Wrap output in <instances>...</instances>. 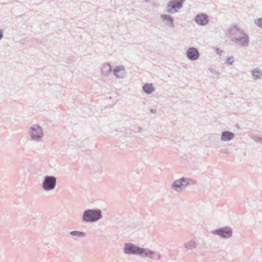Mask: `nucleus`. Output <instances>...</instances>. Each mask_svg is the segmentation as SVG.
Returning <instances> with one entry per match:
<instances>
[{
    "instance_id": "f257e3e1",
    "label": "nucleus",
    "mask_w": 262,
    "mask_h": 262,
    "mask_svg": "<svg viewBox=\"0 0 262 262\" xmlns=\"http://www.w3.org/2000/svg\"><path fill=\"white\" fill-rule=\"evenodd\" d=\"M227 35L234 45L241 47H247L249 44V35L237 25L230 26L227 30Z\"/></svg>"
},
{
    "instance_id": "f03ea898",
    "label": "nucleus",
    "mask_w": 262,
    "mask_h": 262,
    "mask_svg": "<svg viewBox=\"0 0 262 262\" xmlns=\"http://www.w3.org/2000/svg\"><path fill=\"white\" fill-rule=\"evenodd\" d=\"M123 251L126 254L137 255L155 260H159L161 258V255L158 252L148 248L140 247L130 243L125 244Z\"/></svg>"
},
{
    "instance_id": "7ed1b4c3",
    "label": "nucleus",
    "mask_w": 262,
    "mask_h": 262,
    "mask_svg": "<svg viewBox=\"0 0 262 262\" xmlns=\"http://www.w3.org/2000/svg\"><path fill=\"white\" fill-rule=\"evenodd\" d=\"M102 217L101 210L96 209H86L82 215V221L86 223L96 222Z\"/></svg>"
},
{
    "instance_id": "20e7f679",
    "label": "nucleus",
    "mask_w": 262,
    "mask_h": 262,
    "mask_svg": "<svg viewBox=\"0 0 262 262\" xmlns=\"http://www.w3.org/2000/svg\"><path fill=\"white\" fill-rule=\"evenodd\" d=\"M56 185V178L53 176L44 177L41 187L45 191H51L55 189Z\"/></svg>"
},
{
    "instance_id": "39448f33",
    "label": "nucleus",
    "mask_w": 262,
    "mask_h": 262,
    "mask_svg": "<svg viewBox=\"0 0 262 262\" xmlns=\"http://www.w3.org/2000/svg\"><path fill=\"white\" fill-rule=\"evenodd\" d=\"M184 0H171L166 7V10L169 14H173L178 11L183 7Z\"/></svg>"
},
{
    "instance_id": "423d86ee",
    "label": "nucleus",
    "mask_w": 262,
    "mask_h": 262,
    "mask_svg": "<svg viewBox=\"0 0 262 262\" xmlns=\"http://www.w3.org/2000/svg\"><path fill=\"white\" fill-rule=\"evenodd\" d=\"M29 134L32 140L39 142L42 137L43 130L42 128L38 125H34L30 128Z\"/></svg>"
},
{
    "instance_id": "0eeeda50",
    "label": "nucleus",
    "mask_w": 262,
    "mask_h": 262,
    "mask_svg": "<svg viewBox=\"0 0 262 262\" xmlns=\"http://www.w3.org/2000/svg\"><path fill=\"white\" fill-rule=\"evenodd\" d=\"M190 181L191 180L188 178H181L173 183L172 187L175 190L179 191L182 189H184Z\"/></svg>"
},
{
    "instance_id": "6e6552de",
    "label": "nucleus",
    "mask_w": 262,
    "mask_h": 262,
    "mask_svg": "<svg viewBox=\"0 0 262 262\" xmlns=\"http://www.w3.org/2000/svg\"><path fill=\"white\" fill-rule=\"evenodd\" d=\"M212 232L225 238L231 237L232 233V229L229 227L220 228L213 230Z\"/></svg>"
},
{
    "instance_id": "1a4fd4ad",
    "label": "nucleus",
    "mask_w": 262,
    "mask_h": 262,
    "mask_svg": "<svg viewBox=\"0 0 262 262\" xmlns=\"http://www.w3.org/2000/svg\"><path fill=\"white\" fill-rule=\"evenodd\" d=\"M186 57L190 60H195L199 58L200 53L198 50L194 47H191L187 49L186 53Z\"/></svg>"
},
{
    "instance_id": "9d476101",
    "label": "nucleus",
    "mask_w": 262,
    "mask_h": 262,
    "mask_svg": "<svg viewBox=\"0 0 262 262\" xmlns=\"http://www.w3.org/2000/svg\"><path fill=\"white\" fill-rule=\"evenodd\" d=\"M194 21L200 26H205L208 23V16L203 13L197 14L194 18Z\"/></svg>"
},
{
    "instance_id": "9b49d317",
    "label": "nucleus",
    "mask_w": 262,
    "mask_h": 262,
    "mask_svg": "<svg viewBox=\"0 0 262 262\" xmlns=\"http://www.w3.org/2000/svg\"><path fill=\"white\" fill-rule=\"evenodd\" d=\"M160 17L167 27L171 28L174 27V18L172 16L169 14H163L160 15Z\"/></svg>"
},
{
    "instance_id": "f8f14e48",
    "label": "nucleus",
    "mask_w": 262,
    "mask_h": 262,
    "mask_svg": "<svg viewBox=\"0 0 262 262\" xmlns=\"http://www.w3.org/2000/svg\"><path fill=\"white\" fill-rule=\"evenodd\" d=\"M113 74L118 78H122L126 74L124 67L122 66H116L113 70Z\"/></svg>"
},
{
    "instance_id": "ddd939ff",
    "label": "nucleus",
    "mask_w": 262,
    "mask_h": 262,
    "mask_svg": "<svg viewBox=\"0 0 262 262\" xmlns=\"http://www.w3.org/2000/svg\"><path fill=\"white\" fill-rule=\"evenodd\" d=\"M234 134L229 131H224L221 134V140L224 142L229 141L234 138Z\"/></svg>"
},
{
    "instance_id": "4468645a",
    "label": "nucleus",
    "mask_w": 262,
    "mask_h": 262,
    "mask_svg": "<svg viewBox=\"0 0 262 262\" xmlns=\"http://www.w3.org/2000/svg\"><path fill=\"white\" fill-rule=\"evenodd\" d=\"M142 89L144 92L147 94H150L155 91V88L151 83L145 84L142 86Z\"/></svg>"
},
{
    "instance_id": "2eb2a0df",
    "label": "nucleus",
    "mask_w": 262,
    "mask_h": 262,
    "mask_svg": "<svg viewBox=\"0 0 262 262\" xmlns=\"http://www.w3.org/2000/svg\"><path fill=\"white\" fill-rule=\"evenodd\" d=\"M251 75L255 80H257L262 76V72L260 69L256 68L252 71Z\"/></svg>"
},
{
    "instance_id": "dca6fc26",
    "label": "nucleus",
    "mask_w": 262,
    "mask_h": 262,
    "mask_svg": "<svg viewBox=\"0 0 262 262\" xmlns=\"http://www.w3.org/2000/svg\"><path fill=\"white\" fill-rule=\"evenodd\" d=\"M112 71V67L110 64H106L103 66V67L102 70V73L105 75L107 76L108 74H110Z\"/></svg>"
},
{
    "instance_id": "f3484780",
    "label": "nucleus",
    "mask_w": 262,
    "mask_h": 262,
    "mask_svg": "<svg viewBox=\"0 0 262 262\" xmlns=\"http://www.w3.org/2000/svg\"><path fill=\"white\" fill-rule=\"evenodd\" d=\"M70 234L72 236H77L80 237H85V233L79 231H73L70 232Z\"/></svg>"
},
{
    "instance_id": "a211bd4d",
    "label": "nucleus",
    "mask_w": 262,
    "mask_h": 262,
    "mask_svg": "<svg viewBox=\"0 0 262 262\" xmlns=\"http://www.w3.org/2000/svg\"><path fill=\"white\" fill-rule=\"evenodd\" d=\"M184 247L187 250H191L193 248H195L196 247V244L194 241H190L184 244Z\"/></svg>"
},
{
    "instance_id": "6ab92c4d",
    "label": "nucleus",
    "mask_w": 262,
    "mask_h": 262,
    "mask_svg": "<svg viewBox=\"0 0 262 262\" xmlns=\"http://www.w3.org/2000/svg\"><path fill=\"white\" fill-rule=\"evenodd\" d=\"M255 24L262 29V17L255 19Z\"/></svg>"
},
{
    "instance_id": "aec40b11",
    "label": "nucleus",
    "mask_w": 262,
    "mask_h": 262,
    "mask_svg": "<svg viewBox=\"0 0 262 262\" xmlns=\"http://www.w3.org/2000/svg\"><path fill=\"white\" fill-rule=\"evenodd\" d=\"M226 62H227L229 64H232L234 62V58L233 57H229L226 58Z\"/></svg>"
},
{
    "instance_id": "412c9836",
    "label": "nucleus",
    "mask_w": 262,
    "mask_h": 262,
    "mask_svg": "<svg viewBox=\"0 0 262 262\" xmlns=\"http://www.w3.org/2000/svg\"><path fill=\"white\" fill-rule=\"evenodd\" d=\"M209 71L213 74L219 75L220 74V72L216 71L215 69H214L212 68H209L208 69Z\"/></svg>"
},
{
    "instance_id": "4be33fe9",
    "label": "nucleus",
    "mask_w": 262,
    "mask_h": 262,
    "mask_svg": "<svg viewBox=\"0 0 262 262\" xmlns=\"http://www.w3.org/2000/svg\"><path fill=\"white\" fill-rule=\"evenodd\" d=\"M254 140L258 143H262V137H254Z\"/></svg>"
},
{
    "instance_id": "5701e85b",
    "label": "nucleus",
    "mask_w": 262,
    "mask_h": 262,
    "mask_svg": "<svg viewBox=\"0 0 262 262\" xmlns=\"http://www.w3.org/2000/svg\"><path fill=\"white\" fill-rule=\"evenodd\" d=\"M215 51H216V53L219 55H221L223 52V51L219 48H216Z\"/></svg>"
},
{
    "instance_id": "b1692460",
    "label": "nucleus",
    "mask_w": 262,
    "mask_h": 262,
    "mask_svg": "<svg viewBox=\"0 0 262 262\" xmlns=\"http://www.w3.org/2000/svg\"><path fill=\"white\" fill-rule=\"evenodd\" d=\"M4 36V32L2 29H0V40L3 38Z\"/></svg>"
},
{
    "instance_id": "393cba45",
    "label": "nucleus",
    "mask_w": 262,
    "mask_h": 262,
    "mask_svg": "<svg viewBox=\"0 0 262 262\" xmlns=\"http://www.w3.org/2000/svg\"><path fill=\"white\" fill-rule=\"evenodd\" d=\"M136 129H137L136 130V132H138L141 133L142 131V128H141V127H137L136 128Z\"/></svg>"
},
{
    "instance_id": "a878e982",
    "label": "nucleus",
    "mask_w": 262,
    "mask_h": 262,
    "mask_svg": "<svg viewBox=\"0 0 262 262\" xmlns=\"http://www.w3.org/2000/svg\"><path fill=\"white\" fill-rule=\"evenodd\" d=\"M150 112H151V113H153V114H155V113H156V112H157L156 110H155V109H152V108L150 110Z\"/></svg>"
},
{
    "instance_id": "bb28decb",
    "label": "nucleus",
    "mask_w": 262,
    "mask_h": 262,
    "mask_svg": "<svg viewBox=\"0 0 262 262\" xmlns=\"http://www.w3.org/2000/svg\"><path fill=\"white\" fill-rule=\"evenodd\" d=\"M222 152H223V153H226V154H227V152L226 150H223V149H222Z\"/></svg>"
}]
</instances>
